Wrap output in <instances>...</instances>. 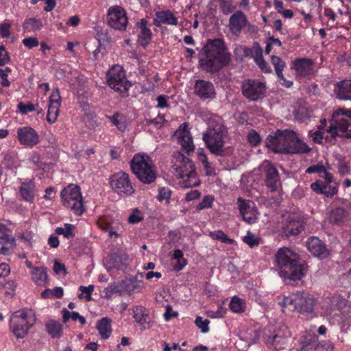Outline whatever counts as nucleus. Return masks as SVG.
<instances>
[{"instance_id":"23","label":"nucleus","mask_w":351,"mask_h":351,"mask_svg":"<svg viewBox=\"0 0 351 351\" xmlns=\"http://www.w3.org/2000/svg\"><path fill=\"white\" fill-rule=\"evenodd\" d=\"M339 184L337 182L316 181L311 184V189L317 193L324 194L332 197L338 192Z\"/></svg>"},{"instance_id":"29","label":"nucleus","mask_w":351,"mask_h":351,"mask_svg":"<svg viewBox=\"0 0 351 351\" xmlns=\"http://www.w3.org/2000/svg\"><path fill=\"white\" fill-rule=\"evenodd\" d=\"M19 193L23 199L27 202H33L35 196V184L29 180L21 183Z\"/></svg>"},{"instance_id":"8","label":"nucleus","mask_w":351,"mask_h":351,"mask_svg":"<svg viewBox=\"0 0 351 351\" xmlns=\"http://www.w3.org/2000/svg\"><path fill=\"white\" fill-rule=\"evenodd\" d=\"M291 337L288 327L281 323L269 325L265 331L264 341L267 348L280 350L285 348Z\"/></svg>"},{"instance_id":"25","label":"nucleus","mask_w":351,"mask_h":351,"mask_svg":"<svg viewBox=\"0 0 351 351\" xmlns=\"http://www.w3.org/2000/svg\"><path fill=\"white\" fill-rule=\"evenodd\" d=\"M15 246V239L10 234V230L5 225L0 223V254H7L10 247Z\"/></svg>"},{"instance_id":"57","label":"nucleus","mask_w":351,"mask_h":351,"mask_svg":"<svg viewBox=\"0 0 351 351\" xmlns=\"http://www.w3.org/2000/svg\"><path fill=\"white\" fill-rule=\"evenodd\" d=\"M4 293L8 297H12L16 291V283L14 281H8L3 285Z\"/></svg>"},{"instance_id":"19","label":"nucleus","mask_w":351,"mask_h":351,"mask_svg":"<svg viewBox=\"0 0 351 351\" xmlns=\"http://www.w3.org/2000/svg\"><path fill=\"white\" fill-rule=\"evenodd\" d=\"M17 138L20 144L32 147L39 143V135L37 132L29 126H24L17 129Z\"/></svg>"},{"instance_id":"52","label":"nucleus","mask_w":351,"mask_h":351,"mask_svg":"<svg viewBox=\"0 0 351 351\" xmlns=\"http://www.w3.org/2000/svg\"><path fill=\"white\" fill-rule=\"evenodd\" d=\"M94 285H90L88 287L80 286V291H81L79 295L80 298H85L86 300L90 301L92 299L91 295L94 291Z\"/></svg>"},{"instance_id":"45","label":"nucleus","mask_w":351,"mask_h":351,"mask_svg":"<svg viewBox=\"0 0 351 351\" xmlns=\"http://www.w3.org/2000/svg\"><path fill=\"white\" fill-rule=\"evenodd\" d=\"M197 160L202 164L206 171L207 174H211L213 171L210 163L208 161V158L203 149H199L197 152Z\"/></svg>"},{"instance_id":"3","label":"nucleus","mask_w":351,"mask_h":351,"mask_svg":"<svg viewBox=\"0 0 351 351\" xmlns=\"http://www.w3.org/2000/svg\"><path fill=\"white\" fill-rule=\"evenodd\" d=\"M202 54L199 64L201 69L206 72H217L230 61L224 42L219 38L208 40L202 50Z\"/></svg>"},{"instance_id":"36","label":"nucleus","mask_w":351,"mask_h":351,"mask_svg":"<svg viewBox=\"0 0 351 351\" xmlns=\"http://www.w3.org/2000/svg\"><path fill=\"white\" fill-rule=\"evenodd\" d=\"M108 119L112 124L121 132H124L127 129V122L125 117L119 113H115L112 116H108Z\"/></svg>"},{"instance_id":"22","label":"nucleus","mask_w":351,"mask_h":351,"mask_svg":"<svg viewBox=\"0 0 351 351\" xmlns=\"http://www.w3.org/2000/svg\"><path fill=\"white\" fill-rule=\"evenodd\" d=\"M61 106V97L58 88L52 90L49 97V103L47 110V121L49 123H53L57 120Z\"/></svg>"},{"instance_id":"46","label":"nucleus","mask_w":351,"mask_h":351,"mask_svg":"<svg viewBox=\"0 0 351 351\" xmlns=\"http://www.w3.org/2000/svg\"><path fill=\"white\" fill-rule=\"evenodd\" d=\"M345 216V210L342 208H337L332 210L328 216L330 222L339 223L342 221Z\"/></svg>"},{"instance_id":"11","label":"nucleus","mask_w":351,"mask_h":351,"mask_svg":"<svg viewBox=\"0 0 351 351\" xmlns=\"http://www.w3.org/2000/svg\"><path fill=\"white\" fill-rule=\"evenodd\" d=\"M226 134V131L221 123H210L203 135V140L212 153L220 155L223 152Z\"/></svg>"},{"instance_id":"62","label":"nucleus","mask_w":351,"mask_h":351,"mask_svg":"<svg viewBox=\"0 0 351 351\" xmlns=\"http://www.w3.org/2000/svg\"><path fill=\"white\" fill-rule=\"evenodd\" d=\"M23 44L29 49H32L37 47L39 45L38 40L35 37H27L25 38L23 41Z\"/></svg>"},{"instance_id":"18","label":"nucleus","mask_w":351,"mask_h":351,"mask_svg":"<svg viewBox=\"0 0 351 351\" xmlns=\"http://www.w3.org/2000/svg\"><path fill=\"white\" fill-rule=\"evenodd\" d=\"M194 94L202 100H212L216 97L214 84L207 80H197L194 85Z\"/></svg>"},{"instance_id":"34","label":"nucleus","mask_w":351,"mask_h":351,"mask_svg":"<svg viewBox=\"0 0 351 351\" xmlns=\"http://www.w3.org/2000/svg\"><path fill=\"white\" fill-rule=\"evenodd\" d=\"M111 320L108 317H103L97 322V329L104 339H108L112 332Z\"/></svg>"},{"instance_id":"4","label":"nucleus","mask_w":351,"mask_h":351,"mask_svg":"<svg viewBox=\"0 0 351 351\" xmlns=\"http://www.w3.org/2000/svg\"><path fill=\"white\" fill-rule=\"evenodd\" d=\"M275 263L280 276L284 279L300 280L304 275V267L298 262V254L289 248H280Z\"/></svg>"},{"instance_id":"2","label":"nucleus","mask_w":351,"mask_h":351,"mask_svg":"<svg viewBox=\"0 0 351 351\" xmlns=\"http://www.w3.org/2000/svg\"><path fill=\"white\" fill-rule=\"evenodd\" d=\"M267 147L275 153L307 154L311 148L291 130H277L267 138Z\"/></svg>"},{"instance_id":"47","label":"nucleus","mask_w":351,"mask_h":351,"mask_svg":"<svg viewBox=\"0 0 351 351\" xmlns=\"http://www.w3.org/2000/svg\"><path fill=\"white\" fill-rule=\"evenodd\" d=\"M210 237L215 240H219L223 243L232 244L234 241L228 237V236L221 230L210 232Z\"/></svg>"},{"instance_id":"13","label":"nucleus","mask_w":351,"mask_h":351,"mask_svg":"<svg viewBox=\"0 0 351 351\" xmlns=\"http://www.w3.org/2000/svg\"><path fill=\"white\" fill-rule=\"evenodd\" d=\"M107 24L112 29L124 31L128 24V19L125 10L121 6H110L106 14Z\"/></svg>"},{"instance_id":"63","label":"nucleus","mask_w":351,"mask_h":351,"mask_svg":"<svg viewBox=\"0 0 351 351\" xmlns=\"http://www.w3.org/2000/svg\"><path fill=\"white\" fill-rule=\"evenodd\" d=\"M219 2L220 8L223 14H228L232 12L234 8L232 6L230 1L226 0H219Z\"/></svg>"},{"instance_id":"30","label":"nucleus","mask_w":351,"mask_h":351,"mask_svg":"<svg viewBox=\"0 0 351 351\" xmlns=\"http://www.w3.org/2000/svg\"><path fill=\"white\" fill-rule=\"evenodd\" d=\"M98 227L103 231L108 232V235L110 238L118 237L120 234L118 233L122 229V226L120 223H117L115 226L112 224L104 217H99L97 221Z\"/></svg>"},{"instance_id":"44","label":"nucleus","mask_w":351,"mask_h":351,"mask_svg":"<svg viewBox=\"0 0 351 351\" xmlns=\"http://www.w3.org/2000/svg\"><path fill=\"white\" fill-rule=\"evenodd\" d=\"M271 62L274 66L277 77H282V71L285 66V62L276 56H271Z\"/></svg>"},{"instance_id":"17","label":"nucleus","mask_w":351,"mask_h":351,"mask_svg":"<svg viewBox=\"0 0 351 351\" xmlns=\"http://www.w3.org/2000/svg\"><path fill=\"white\" fill-rule=\"evenodd\" d=\"M174 136L176 138L182 150L187 154H190L194 152L195 145L189 131V125L186 123H183L180 125L174 132Z\"/></svg>"},{"instance_id":"31","label":"nucleus","mask_w":351,"mask_h":351,"mask_svg":"<svg viewBox=\"0 0 351 351\" xmlns=\"http://www.w3.org/2000/svg\"><path fill=\"white\" fill-rule=\"evenodd\" d=\"M154 24L157 26H159L160 23L171 25H177L178 23V19L169 10L157 12Z\"/></svg>"},{"instance_id":"5","label":"nucleus","mask_w":351,"mask_h":351,"mask_svg":"<svg viewBox=\"0 0 351 351\" xmlns=\"http://www.w3.org/2000/svg\"><path fill=\"white\" fill-rule=\"evenodd\" d=\"M172 169L182 186L189 188L199 184L194 162L182 152H175L172 156Z\"/></svg>"},{"instance_id":"42","label":"nucleus","mask_w":351,"mask_h":351,"mask_svg":"<svg viewBox=\"0 0 351 351\" xmlns=\"http://www.w3.org/2000/svg\"><path fill=\"white\" fill-rule=\"evenodd\" d=\"M304 339H300V343L302 346L300 351H309L314 348L317 337L310 334L304 336Z\"/></svg>"},{"instance_id":"53","label":"nucleus","mask_w":351,"mask_h":351,"mask_svg":"<svg viewBox=\"0 0 351 351\" xmlns=\"http://www.w3.org/2000/svg\"><path fill=\"white\" fill-rule=\"evenodd\" d=\"M214 202V197L212 195H206L202 202L198 204L196 208L201 210L206 208H211Z\"/></svg>"},{"instance_id":"51","label":"nucleus","mask_w":351,"mask_h":351,"mask_svg":"<svg viewBox=\"0 0 351 351\" xmlns=\"http://www.w3.org/2000/svg\"><path fill=\"white\" fill-rule=\"evenodd\" d=\"M195 325L201 330L203 333H206L209 331L210 321L207 319H204L201 316H197L195 321Z\"/></svg>"},{"instance_id":"37","label":"nucleus","mask_w":351,"mask_h":351,"mask_svg":"<svg viewBox=\"0 0 351 351\" xmlns=\"http://www.w3.org/2000/svg\"><path fill=\"white\" fill-rule=\"evenodd\" d=\"M41 19L36 18H29L25 21L23 29L27 32H35L41 29L43 27Z\"/></svg>"},{"instance_id":"61","label":"nucleus","mask_w":351,"mask_h":351,"mask_svg":"<svg viewBox=\"0 0 351 351\" xmlns=\"http://www.w3.org/2000/svg\"><path fill=\"white\" fill-rule=\"evenodd\" d=\"M171 196V191L167 188H161L159 190L158 195V199L160 202H162L163 200L168 201Z\"/></svg>"},{"instance_id":"20","label":"nucleus","mask_w":351,"mask_h":351,"mask_svg":"<svg viewBox=\"0 0 351 351\" xmlns=\"http://www.w3.org/2000/svg\"><path fill=\"white\" fill-rule=\"evenodd\" d=\"M254 27L247 21L245 14L241 11H236L229 18L228 27L234 36H239L245 27Z\"/></svg>"},{"instance_id":"32","label":"nucleus","mask_w":351,"mask_h":351,"mask_svg":"<svg viewBox=\"0 0 351 351\" xmlns=\"http://www.w3.org/2000/svg\"><path fill=\"white\" fill-rule=\"evenodd\" d=\"M147 20L142 19L137 24L141 30L138 35V42L143 47H146L149 43L152 36L151 30L147 27Z\"/></svg>"},{"instance_id":"49","label":"nucleus","mask_w":351,"mask_h":351,"mask_svg":"<svg viewBox=\"0 0 351 351\" xmlns=\"http://www.w3.org/2000/svg\"><path fill=\"white\" fill-rule=\"evenodd\" d=\"M243 241L250 247L257 246L260 243V238L256 237L252 232L248 231L247 234L243 237Z\"/></svg>"},{"instance_id":"56","label":"nucleus","mask_w":351,"mask_h":351,"mask_svg":"<svg viewBox=\"0 0 351 351\" xmlns=\"http://www.w3.org/2000/svg\"><path fill=\"white\" fill-rule=\"evenodd\" d=\"M248 143L252 146H256L261 142V136L255 130H250L247 136Z\"/></svg>"},{"instance_id":"6","label":"nucleus","mask_w":351,"mask_h":351,"mask_svg":"<svg viewBox=\"0 0 351 351\" xmlns=\"http://www.w3.org/2000/svg\"><path fill=\"white\" fill-rule=\"evenodd\" d=\"M130 168L138 180L144 184H152L157 178L156 165L147 153L135 154L130 161Z\"/></svg>"},{"instance_id":"59","label":"nucleus","mask_w":351,"mask_h":351,"mask_svg":"<svg viewBox=\"0 0 351 351\" xmlns=\"http://www.w3.org/2000/svg\"><path fill=\"white\" fill-rule=\"evenodd\" d=\"M300 232V228L299 227L298 223H293L289 225L286 226L284 228V232L287 235H297Z\"/></svg>"},{"instance_id":"9","label":"nucleus","mask_w":351,"mask_h":351,"mask_svg":"<svg viewBox=\"0 0 351 351\" xmlns=\"http://www.w3.org/2000/svg\"><path fill=\"white\" fill-rule=\"evenodd\" d=\"M280 304L282 306H289L293 310L313 316L314 312L315 300L308 293L297 292L285 296Z\"/></svg>"},{"instance_id":"40","label":"nucleus","mask_w":351,"mask_h":351,"mask_svg":"<svg viewBox=\"0 0 351 351\" xmlns=\"http://www.w3.org/2000/svg\"><path fill=\"white\" fill-rule=\"evenodd\" d=\"M229 307L232 312L239 313L245 311L246 306L243 299L234 296L230 300Z\"/></svg>"},{"instance_id":"21","label":"nucleus","mask_w":351,"mask_h":351,"mask_svg":"<svg viewBox=\"0 0 351 351\" xmlns=\"http://www.w3.org/2000/svg\"><path fill=\"white\" fill-rule=\"evenodd\" d=\"M260 171L265 175L267 186L271 191H276L279 182V176L276 169L268 160H265L261 165Z\"/></svg>"},{"instance_id":"14","label":"nucleus","mask_w":351,"mask_h":351,"mask_svg":"<svg viewBox=\"0 0 351 351\" xmlns=\"http://www.w3.org/2000/svg\"><path fill=\"white\" fill-rule=\"evenodd\" d=\"M241 92L250 101H258L263 99L266 94V85L258 80L247 79L241 84Z\"/></svg>"},{"instance_id":"10","label":"nucleus","mask_w":351,"mask_h":351,"mask_svg":"<svg viewBox=\"0 0 351 351\" xmlns=\"http://www.w3.org/2000/svg\"><path fill=\"white\" fill-rule=\"evenodd\" d=\"M61 199L64 207L76 215H81L85 210L83 198L78 186L71 184L61 191Z\"/></svg>"},{"instance_id":"24","label":"nucleus","mask_w":351,"mask_h":351,"mask_svg":"<svg viewBox=\"0 0 351 351\" xmlns=\"http://www.w3.org/2000/svg\"><path fill=\"white\" fill-rule=\"evenodd\" d=\"M292 65L299 77H306L313 74V62L311 59L306 58H297L293 62Z\"/></svg>"},{"instance_id":"60","label":"nucleus","mask_w":351,"mask_h":351,"mask_svg":"<svg viewBox=\"0 0 351 351\" xmlns=\"http://www.w3.org/2000/svg\"><path fill=\"white\" fill-rule=\"evenodd\" d=\"M252 56L256 62L258 61V59L263 58V49L260 45L257 43H254L252 49Z\"/></svg>"},{"instance_id":"26","label":"nucleus","mask_w":351,"mask_h":351,"mask_svg":"<svg viewBox=\"0 0 351 351\" xmlns=\"http://www.w3.org/2000/svg\"><path fill=\"white\" fill-rule=\"evenodd\" d=\"M306 247L309 252L319 258H326L328 251L323 242L317 237H312L306 241Z\"/></svg>"},{"instance_id":"33","label":"nucleus","mask_w":351,"mask_h":351,"mask_svg":"<svg viewBox=\"0 0 351 351\" xmlns=\"http://www.w3.org/2000/svg\"><path fill=\"white\" fill-rule=\"evenodd\" d=\"M32 279L38 286H45L47 283V274L45 267H34L31 271Z\"/></svg>"},{"instance_id":"27","label":"nucleus","mask_w":351,"mask_h":351,"mask_svg":"<svg viewBox=\"0 0 351 351\" xmlns=\"http://www.w3.org/2000/svg\"><path fill=\"white\" fill-rule=\"evenodd\" d=\"M133 318L141 330H146L150 328L149 316L145 307L136 306L132 308Z\"/></svg>"},{"instance_id":"7","label":"nucleus","mask_w":351,"mask_h":351,"mask_svg":"<svg viewBox=\"0 0 351 351\" xmlns=\"http://www.w3.org/2000/svg\"><path fill=\"white\" fill-rule=\"evenodd\" d=\"M36 317L33 310L23 308L12 313L10 317V329L18 339L24 338L35 324Z\"/></svg>"},{"instance_id":"38","label":"nucleus","mask_w":351,"mask_h":351,"mask_svg":"<svg viewBox=\"0 0 351 351\" xmlns=\"http://www.w3.org/2000/svg\"><path fill=\"white\" fill-rule=\"evenodd\" d=\"M173 259L176 261L173 264V269L180 271L186 265L187 261L183 257V252L180 250H176L173 252Z\"/></svg>"},{"instance_id":"12","label":"nucleus","mask_w":351,"mask_h":351,"mask_svg":"<svg viewBox=\"0 0 351 351\" xmlns=\"http://www.w3.org/2000/svg\"><path fill=\"white\" fill-rule=\"evenodd\" d=\"M106 82L110 88L124 97L128 95V92L132 86L127 80L122 66L117 64L114 65L108 71Z\"/></svg>"},{"instance_id":"1","label":"nucleus","mask_w":351,"mask_h":351,"mask_svg":"<svg viewBox=\"0 0 351 351\" xmlns=\"http://www.w3.org/2000/svg\"><path fill=\"white\" fill-rule=\"evenodd\" d=\"M313 141L321 144L324 138L336 136L351 138V110L338 109L333 112L330 125H327L326 119H322L317 130L308 133Z\"/></svg>"},{"instance_id":"55","label":"nucleus","mask_w":351,"mask_h":351,"mask_svg":"<svg viewBox=\"0 0 351 351\" xmlns=\"http://www.w3.org/2000/svg\"><path fill=\"white\" fill-rule=\"evenodd\" d=\"M11 23L8 21H3L0 24V36L8 38L10 36Z\"/></svg>"},{"instance_id":"43","label":"nucleus","mask_w":351,"mask_h":351,"mask_svg":"<svg viewBox=\"0 0 351 351\" xmlns=\"http://www.w3.org/2000/svg\"><path fill=\"white\" fill-rule=\"evenodd\" d=\"M125 290L129 295L133 293L139 292L142 289L141 282L136 280H128L125 281Z\"/></svg>"},{"instance_id":"48","label":"nucleus","mask_w":351,"mask_h":351,"mask_svg":"<svg viewBox=\"0 0 351 351\" xmlns=\"http://www.w3.org/2000/svg\"><path fill=\"white\" fill-rule=\"evenodd\" d=\"M241 339L249 344H253L257 341L258 335L255 330L250 329L241 334Z\"/></svg>"},{"instance_id":"28","label":"nucleus","mask_w":351,"mask_h":351,"mask_svg":"<svg viewBox=\"0 0 351 351\" xmlns=\"http://www.w3.org/2000/svg\"><path fill=\"white\" fill-rule=\"evenodd\" d=\"M335 91L339 99L351 101V80L337 82Z\"/></svg>"},{"instance_id":"64","label":"nucleus","mask_w":351,"mask_h":351,"mask_svg":"<svg viewBox=\"0 0 351 351\" xmlns=\"http://www.w3.org/2000/svg\"><path fill=\"white\" fill-rule=\"evenodd\" d=\"M333 346L330 342H326L324 345L318 343L315 347V351H332Z\"/></svg>"},{"instance_id":"41","label":"nucleus","mask_w":351,"mask_h":351,"mask_svg":"<svg viewBox=\"0 0 351 351\" xmlns=\"http://www.w3.org/2000/svg\"><path fill=\"white\" fill-rule=\"evenodd\" d=\"M75 226L71 223H64L63 227H58L56 229V233L58 235H63L65 238L69 239L75 236Z\"/></svg>"},{"instance_id":"39","label":"nucleus","mask_w":351,"mask_h":351,"mask_svg":"<svg viewBox=\"0 0 351 351\" xmlns=\"http://www.w3.org/2000/svg\"><path fill=\"white\" fill-rule=\"evenodd\" d=\"M62 321L64 323H66L69 319L73 321L78 320L81 324L86 323V319L84 317L80 315L77 312L73 311L70 312L66 308H62Z\"/></svg>"},{"instance_id":"50","label":"nucleus","mask_w":351,"mask_h":351,"mask_svg":"<svg viewBox=\"0 0 351 351\" xmlns=\"http://www.w3.org/2000/svg\"><path fill=\"white\" fill-rule=\"evenodd\" d=\"M143 219V215L142 212L138 208H134L128 216V221L129 223L135 224L141 222Z\"/></svg>"},{"instance_id":"16","label":"nucleus","mask_w":351,"mask_h":351,"mask_svg":"<svg viewBox=\"0 0 351 351\" xmlns=\"http://www.w3.org/2000/svg\"><path fill=\"white\" fill-rule=\"evenodd\" d=\"M237 204L244 221L250 224L255 223L257 221L259 213L252 201L239 197Z\"/></svg>"},{"instance_id":"58","label":"nucleus","mask_w":351,"mask_h":351,"mask_svg":"<svg viewBox=\"0 0 351 351\" xmlns=\"http://www.w3.org/2000/svg\"><path fill=\"white\" fill-rule=\"evenodd\" d=\"M125 281L120 282V283H116V284H112L108 287V291L110 294L113 293H119L120 295L122 294L123 291L125 289Z\"/></svg>"},{"instance_id":"54","label":"nucleus","mask_w":351,"mask_h":351,"mask_svg":"<svg viewBox=\"0 0 351 351\" xmlns=\"http://www.w3.org/2000/svg\"><path fill=\"white\" fill-rule=\"evenodd\" d=\"M38 105H34L30 103H23L21 102L17 106V109L19 112H21L22 114H26L28 112H33L36 110V107H37Z\"/></svg>"},{"instance_id":"15","label":"nucleus","mask_w":351,"mask_h":351,"mask_svg":"<svg viewBox=\"0 0 351 351\" xmlns=\"http://www.w3.org/2000/svg\"><path fill=\"white\" fill-rule=\"evenodd\" d=\"M110 184L112 188L120 195L130 196L134 193L129 175L123 171L114 174L111 177Z\"/></svg>"},{"instance_id":"35","label":"nucleus","mask_w":351,"mask_h":351,"mask_svg":"<svg viewBox=\"0 0 351 351\" xmlns=\"http://www.w3.org/2000/svg\"><path fill=\"white\" fill-rule=\"evenodd\" d=\"M46 330L53 338H58L62 335V326L56 320H49L45 324Z\"/></svg>"}]
</instances>
